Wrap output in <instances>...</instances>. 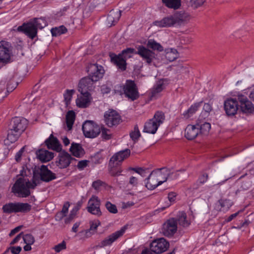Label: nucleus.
<instances>
[{
  "instance_id": "nucleus-1",
  "label": "nucleus",
  "mask_w": 254,
  "mask_h": 254,
  "mask_svg": "<svg viewBox=\"0 0 254 254\" xmlns=\"http://www.w3.org/2000/svg\"><path fill=\"white\" fill-rule=\"evenodd\" d=\"M31 174V170L26 167H24L21 171L20 175L15 181L12 187V192L17 196L20 197H26L30 195L31 190H34L37 185L36 183L32 180V181L27 178Z\"/></svg>"
},
{
  "instance_id": "nucleus-2",
  "label": "nucleus",
  "mask_w": 254,
  "mask_h": 254,
  "mask_svg": "<svg viewBox=\"0 0 254 254\" xmlns=\"http://www.w3.org/2000/svg\"><path fill=\"white\" fill-rule=\"evenodd\" d=\"M176 173H172L166 168H161L153 171L145 180V186L153 190L165 182L168 179H174Z\"/></svg>"
},
{
  "instance_id": "nucleus-3",
  "label": "nucleus",
  "mask_w": 254,
  "mask_h": 254,
  "mask_svg": "<svg viewBox=\"0 0 254 254\" xmlns=\"http://www.w3.org/2000/svg\"><path fill=\"white\" fill-rule=\"evenodd\" d=\"M47 25V22L44 18H35L17 28L18 31L25 33L29 38L33 39L37 33V29H42Z\"/></svg>"
},
{
  "instance_id": "nucleus-4",
  "label": "nucleus",
  "mask_w": 254,
  "mask_h": 254,
  "mask_svg": "<svg viewBox=\"0 0 254 254\" xmlns=\"http://www.w3.org/2000/svg\"><path fill=\"white\" fill-rule=\"evenodd\" d=\"M134 50L132 48H127L123 50L121 54L118 55L111 54L110 55L111 62L115 64L118 68L122 70H125L126 68V60L131 57Z\"/></svg>"
},
{
  "instance_id": "nucleus-5",
  "label": "nucleus",
  "mask_w": 254,
  "mask_h": 254,
  "mask_svg": "<svg viewBox=\"0 0 254 254\" xmlns=\"http://www.w3.org/2000/svg\"><path fill=\"white\" fill-rule=\"evenodd\" d=\"M115 91L121 94L124 93L126 96L131 100H134L138 97V92L134 82L130 80H127L125 85L123 86L117 85Z\"/></svg>"
},
{
  "instance_id": "nucleus-6",
  "label": "nucleus",
  "mask_w": 254,
  "mask_h": 254,
  "mask_svg": "<svg viewBox=\"0 0 254 254\" xmlns=\"http://www.w3.org/2000/svg\"><path fill=\"white\" fill-rule=\"evenodd\" d=\"M164 119V114L161 112H157L153 118L145 123L143 131L150 134L155 133Z\"/></svg>"
},
{
  "instance_id": "nucleus-7",
  "label": "nucleus",
  "mask_w": 254,
  "mask_h": 254,
  "mask_svg": "<svg viewBox=\"0 0 254 254\" xmlns=\"http://www.w3.org/2000/svg\"><path fill=\"white\" fill-rule=\"evenodd\" d=\"M55 178V174L44 165H42L39 169L33 171L32 179L37 186L39 185L41 181L48 182Z\"/></svg>"
},
{
  "instance_id": "nucleus-8",
  "label": "nucleus",
  "mask_w": 254,
  "mask_h": 254,
  "mask_svg": "<svg viewBox=\"0 0 254 254\" xmlns=\"http://www.w3.org/2000/svg\"><path fill=\"white\" fill-rule=\"evenodd\" d=\"M31 209V205L29 203L19 202L7 203L2 207L3 211L6 213H27Z\"/></svg>"
},
{
  "instance_id": "nucleus-9",
  "label": "nucleus",
  "mask_w": 254,
  "mask_h": 254,
  "mask_svg": "<svg viewBox=\"0 0 254 254\" xmlns=\"http://www.w3.org/2000/svg\"><path fill=\"white\" fill-rule=\"evenodd\" d=\"M82 130L84 135L88 138H95L101 132V128L94 122L86 121L82 125Z\"/></svg>"
},
{
  "instance_id": "nucleus-10",
  "label": "nucleus",
  "mask_w": 254,
  "mask_h": 254,
  "mask_svg": "<svg viewBox=\"0 0 254 254\" xmlns=\"http://www.w3.org/2000/svg\"><path fill=\"white\" fill-rule=\"evenodd\" d=\"M89 77L92 81H97L102 78L105 71L103 67L97 64H90L87 69Z\"/></svg>"
},
{
  "instance_id": "nucleus-11",
  "label": "nucleus",
  "mask_w": 254,
  "mask_h": 254,
  "mask_svg": "<svg viewBox=\"0 0 254 254\" xmlns=\"http://www.w3.org/2000/svg\"><path fill=\"white\" fill-rule=\"evenodd\" d=\"M127 229V226H124L121 228L119 230L109 235L100 242V247H104L111 246L114 242L119 238L121 237L125 234Z\"/></svg>"
},
{
  "instance_id": "nucleus-12",
  "label": "nucleus",
  "mask_w": 254,
  "mask_h": 254,
  "mask_svg": "<svg viewBox=\"0 0 254 254\" xmlns=\"http://www.w3.org/2000/svg\"><path fill=\"white\" fill-rule=\"evenodd\" d=\"M121 120L119 114L115 110H109L104 114V121L108 127H113L118 125Z\"/></svg>"
},
{
  "instance_id": "nucleus-13",
  "label": "nucleus",
  "mask_w": 254,
  "mask_h": 254,
  "mask_svg": "<svg viewBox=\"0 0 254 254\" xmlns=\"http://www.w3.org/2000/svg\"><path fill=\"white\" fill-rule=\"evenodd\" d=\"M224 109L227 116H233L235 115L238 110L237 99L231 97L226 99L224 102Z\"/></svg>"
},
{
  "instance_id": "nucleus-14",
  "label": "nucleus",
  "mask_w": 254,
  "mask_h": 254,
  "mask_svg": "<svg viewBox=\"0 0 254 254\" xmlns=\"http://www.w3.org/2000/svg\"><path fill=\"white\" fill-rule=\"evenodd\" d=\"M169 247V243L164 238L156 239L150 244V249L156 254L164 252Z\"/></svg>"
},
{
  "instance_id": "nucleus-15",
  "label": "nucleus",
  "mask_w": 254,
  "mask_h": 254,
  "mask_svg": "<svg viewBox=\"0 0 254 254\" xmlns=\"http://www.w3.org/2000/svg\"><path fill=\"white\" fill-rule=\"evenodd\" d=\"M87 209L89 212L92 214L97 216H101L102 214L100 210V200L96 195H92L89 199Z\"/></svg>"
},
{
  "instance_id": "nucleus-16",
  "label": "nucleus",
  "mask_w": 254,
  "mask_h": 254,
  "mask_svg": "<svg viewBox=\"0 0 254 254\" xmlns=\"http://www.w3.org/2000/svg\"><path fill=\"white\" fill-rule=\"evenodd\" d=\"M238 100L240 103V108L242 111L246 114L254 113V106L247 99V97L242 94H238Z\"/></svg>"
},
{
  "instance_id": "nucleus-17",
  "label": "nucleus",
  "mask_w": 254,
  "mask_h": 254,
  "mask_svg": "<svg viewBox=\"0 0 254 254\" xmlns=\"http://www.w3.org/2000/svg\"><path fill=\"white\" fill-rule=\"evenodd\" d=\"M168 84V81L165 79L157 81L151 90V96L152 98L160 97L161 93L166 88Z\"/></svg>"
},
{
  "instance_id": "nucleus-18",
  "label": "nucleus",
  "mask_w": 254,
  "mask_h": 254,
  "mask_svg": "<svg viewBox=\"0 0 254 254\" xmlns=\"http://www.w3.org/2000/svg\"><path fill=\"white\" fill-rule=\"evenodd\" d=\"M12 122V127L10 129L19 135L25 130L28 125V121L26 119L19 117L13 118Z\"/></svg>"
},
{
  "instance_id": "nucleus-19",
  "label": "nucleus",
  "mask_w": 254,
  "mask_h": 254,
  "mask_svg": "<svg viewBox=\"0 0 254 254\" xmlns=\"http://www.w3.org/2000/svg\"><path fill=\"white\" fill-rule=\"evenodd\" d=\"M81 94L78 96L76 99V106L80 108H85L88 107L92 101V97L88 92H80Z\"/></svg>"
},
{
  "instance_id": "nucleus-20",
  "label": "nucleus",
  "mask_w": 254,
  "mask_h": 254,
  "mask_svg": "<svg viewBox=\"0 0 254 254\" xmlns=\"http://www.w3.org/2000/svg\"><path fill=\"white\" fill-rule=\"evenodd\" d=\"M177 222L174 219H171L166 222L162 228V232L165 236H173L177 231Z\"/></svg>"
},
{
  "instance_id": "nucleus-21",
  "label": "nucleus",
  "mask_w": 254,
  "mask_h": 254,
  "mask_svg": "<svg viewBox=\"0 0 254 254\" xmlns=\"http://www.w3.org/2000/svg\"><path fill=\"white\" fill-rule=\"evenodd\" d=\"M72 157L66 152L60 151L56 162L57 166L61 168H65L69 166L71 162Z\"/></svg>"
},
{
  "instance_id": "nucleus-22",
  "label": "nucleus",
  "mask_w": 254,
  "mask_h": 254,
  "mask_svg": "<svg viewBox=\"0 0 254 254\" xmlns=\"http://www.w3.org/2000/svg\"><path fill=\"white\" fill-rule=\"evenodd\" d=\"M153 25L160 28L177 26L173 14L165 16L161 20L155 21Z\"/></svg>"
},
{
  "instance_id": "nucleus-23",
  "label": "nucleus",
  "mask_w": 254,
  "mask_h": 254,
  "mask_svg": "<svg viewBox=\"0 0 254 254\" xmlns=\"http://www.w3.org/2000/svg\"><path fill=\"white\" fill-rule=\"evenodd\" d=\"M11 46L9 43L5 41L0 42V61L6 62L10 59Z\"/></svg>"
},
{
  "instance_id": "nucleus-24",
  "label": "nucleus",
  "mask_w": 254,
  "mask_h": 254,
  "mask_svg": "<svg viewBox=\"0 0 254 254\" xmlns=\"http://www.w3.org/2000/svg\"><path fill=\"white\" fill-rule=\"evenodd\" d=\"M130 154L129 149H125L115 154L110 159V162L118 165L125 159L129 157Z\"/></svg>"
},
{
  "instance_id": "nucleus-25",
  "label": "nucleus",
  "mask_w": 254,
  "mask_h": 254,
  "mask_svg": "<svg viewBox=\"0 0 254 254\" xmlns=\"http://www.w3.org/2000/svg\"><path fill=\"white\" fill-rule=\"evenodd\" d=\"M137 53L148 63H151L155 57V55L154 52L143 46H139L138 47Z\"/></svg>"
},
{
  "instance_id": "nucleus-26",
  "label": "nucleus",
  "mask_w": 254,
  "mask_h": 254,
  "mask_svg": "<svg viewBox=\"0 0 254 254\" xmlns=\"http://www.w3.org/2000/svg\"><path fill=\"white\" fill-rule=\"evenodd\" d=\"M173 15L177 26H181L190 19V14L184 11L176 12Z\"/></svg>"
},
{
  "instance_id": "nucleus-27",
  "label": "nucleus",
  "mask_w": 254,
  "mask_h": 254,
  "mask_svg": "<svg viewBox=\"0 0 254 254\" xmlns=\"http://www.w3.org/2000/svg\"><path fill=\"white\" fill-rule=\"evenodd\" d=\"M45 143L49 149H51L57 152H60L62 150L61 144L53 134H51L49 137L45 140Z\"/></svg>"
},
{
  "instance_id": "nucleus-28",
  "label": "nucleus",
  "mask_w": 254,
  "mask_h": 254,
  "mask_svg": "<svg viewBox=\"0 0 254 254\" xmlns=\"http://www.w3.org/2000/svg\"><path fill=\"white\" fill-rule=\"evenodd\" d=\"M199 135L198 128L197 124L195 125H189L186 128L185 136L190 140L195 138Z\"/></svg>"
},
{
  "instance_id": "nucleus-29",
  "label": "nucleus",
  "mask_w": 254,
  "mask_h": 254,
  "mask_svg": "<svg viewBox=\"0 0 254 254\" xmlns=\"http://www.w3.org/2000/svg\"><path fill=\"white\" fill-rule=\"evenodd\" d=\"M36 153L37 158L43 162H48L54 157L53 153L45 149H39Z\"/></svg>"
},
{
  "instance_id": "nucleus-30",
  "label": "nucleus",
  "mask_w": 254,
  "mask_h": 254,
  "mask_svg": "<svg viewBox=\"0 0 254 254\" xmlns=\"http://www.w3.org/2000/svg\"><path fill=\"white\" fill-rule=\"evenodd\" d=\"M22 243L25 244L23 249L25 251H29L31 250V245L35 242L33 236L31 234L24 235L22 233Z\"/></svg>"
},
{
  "instance_id": "nucleus-31",
  "label": "nucleus",
  "mask_w": 254,
  "mask_h": 254,
  "mask_svg": "<svg viewBox=\"0 0 254 254\" xmlns=\"http://www.w3.org/2000/svg\"><path fill=\"white\" fill-rule=\"evenodd\" d=\"M93 82L89 77L82 78L78 84V91L79 92H88L87 90L89 89L91 87Z\"/></svg>"
},
{
  "instance_id": "nucleus-32",
  "label": "nucleus",
  "mask_w": 254,
  "mask_h": 254,
  "mask_svg": "<svg viewBox=\"0 0 254 254\" xmlns=\"http://www.w3.org/2000/svg\"><path fill=\"white\" fill-rule=\"evenodd\" d=\"M19 136L20 135L18 133L10 129L8 131L6 138L4 140V145L8 147L16 142Z\"/></svg>"
},
{
  "instance_id": "nucleus-33",
  "label": "nucleus",
  "mask_w": 254,
  "mask_h": 254,
  "mask_svg": "<svg viewBox=\"0 0 254 254\" xmlns=\"http://www.w3.org/2000/svg\"><path fill=\"white\" fill-rule=\"evenodd\" d=\"M121 15L120 11H111L108 15L106 21V25L111 27L119 20Z\"/></svg>"
},
{
  "instance_id": "nucleus-34",
  "label": "nucleus",
  "mask_w": 254,
  "mask_h": 254,
  "mask_svg": "<svg viewBox=\"0 0 254 254\" xmlns=\"http://www.w3.org/2000/svg\"><path fill=\"white\" fill-rule=\"evenodd\" d=\"M232 203L230 200L221 199L215 204V208L219 211H226L232 206Z\"/></svg>"
},
{
  "instance_id": "nucleus-35",
  "label": "nucleus",
  "mask_w": 254,
  "mask_h": 254,
  "mask_svg": "<svg viewBox=\"0 0 254 254\" xmlns=\"http://www.w3.org/2000/svg\"><path fill=\"white\" fill-rule=\"evenodd\" d=\"M70 151L73 156L76 157H81L84 154V149L81 145L78 143H72L70 148Z\"/></svg>"
},
{
  "instance_id": "nucleus-36",
  "label": "nucleus",
  "mask_w": 254,
  "mask_h": 254,
  "mask_svg": "<svg viewBox=\"0 0 254 254\" xmlns=\"http://www.w3.org/2000/svg\"><path fill=\"white\" fill-rule=\"evenodd\" d=\"M162 3L168 8L179 9L182 6L181 0H162Z\"/></svg>"
},
{
  "instance_id": "nucleus-37",
  "label": "nucleus",
  "mask_w": 254,
  "mask_h": 254,
  "mask_svg": "<svg viewBox=\"0 0 254 254\" xmlns=\"http://www.w3.org/2000/svg\"><path fill=\"white\" fill-rule=\"evenodd\" d=\"M197 128H198L199 135L203 136L207 135L211 129V125L207 122L200 123L197 124Z\"/></svg>"
},
{
  "instance_id": "nucleus-38",
  "label": "nucleus",
  "mask_w": 254,
  "mask_h": 254,
  "mask_svg": "<svg viewBox=\"0 0 254 254\" xmlns=\"http://www.w3.org/2000/svg\"><path fill=\"white\" fill-rule=\"evenodd\" d=\"M179 224L183 227H187L190 224V219L187 217L184 212H180L178 215Z\"/></svg>"
},
{
  "instance_id": "nucleus-39",
  "label": "nucleus",
  "mask_w": 254,
  "mask_h": 254,
  "mask_svg": "<svg viewBox=\"0 0 254 254\" xmlns=\"http://www.w3.org/2000/svg\"><path fill=\"white\" fill-rule=\"evenodd\" d=\"M75 118V114L73 111H69L66 115V125L67 130L71 129Z\"/></svg>"
},
{
  "instance_id": "nucleus-40",
  "label": "nucleus",
  "mask_w": 254,
  "mask_h": 254,
  "mask_svg": "<svg viewBox=\"0 0 254 254\" xmlns=\"http://www.w3.org/2000/svg\"><path fill=\"white\" fill-rule=\"evenodd\" d=\"M165 57L170 62L176 60L179 56V54L176 49L174 48H168L165 50Z\"/></svg>"
},
{
  "instance_id": "nucleus-41",
  "label": "nucleus",
  "mask_w": 254,
  "mask_h": 254,
  "mask_svg": "<svg viewBox=\"0 0 254 254\" xmlns=\"http://www.w3.org/2000/svg\"><path fill=\"white\" fill-rule=\"evenodd\" d=\"M202 102L196 103L191 106V107L183 113L184 117L186 118L190 117L200 107Z\"/></svg>"
},
{
  "instance_id": "nucleus-42",
  "label": "nucleus",
  "mask_w": 254,
  "mask_h": 254,
  "mask_svg": "<svg viewBox=\"0 0 254 254\" xmlns=\"http://www.w3.org/2000/svg\"><path fill=\"white\" fill-rule=\"evenodd\" d=\"M147 46L148 48L154 50H157L159 52L163 51V47L154 40L150 39L148 41Z\"/></svg>"
},
{
  "instance_id": "nucleus-43",
  "label": "nucleus",
  "mask_w": 254,
  "mask_h": 254,
  "mask_svg": "<svg viewBox=\"0 0 254 254\" xmlns=\"http://www.w3.org/2000/svg\"><path fill=\"white\" fill-rule=\"evenodd\" d=\"M75 91L73 89L66 90L64 94V102L66 106H68L71 102L72 96Z\"/></svg>"
},
{
  "instance_id": "nucleus-44",
  "label": "nucleus",
  "mask_w": 254,
  "mask_h": 254,
  "mask_svg": "<svg viewBox=\"0 0 254 254\" xmlns=\"http://www.w3.org/2000/svg\"><path fill=\"white\" fill-rule=\"evenodd\" d=\"M81 204H82V203L81 202H78L77 203L76 205L70 211L69 216L65 219V223L70 222L74 218V217L76 215L77 211H78L80 207H81Z\"/></svg>"
},
{
  "instance_id": "nucleus-45",
  "label": "nucleus",
  "mask_w": 254,
  "mask_h": 254,
  "mask_svg": "<svg viewBox=\"0 0 254 254\" xmlns=\"http://www.w3.org/2000/svg\"><path fill=\"white\" fill-rule=\"evenodd\" d=\"M211 110L212 106L210 104H204L203 107V110L201 113V117L204 119L207 118Z\"/></svg>"
},
{
  "instance_id": "nucleus-46",
  "label": "nucleus",
  "mask_w": 254,
  "mask_h": 254,
  "mask_svg": "<svg viewBox=\"0 0 254 254\" xmlns=\"http://www.w3.org/2000/svg\"><path fill=\"white\" fill-rule=\"evenodd\" d=\"M101 136L103 139L109 140L112 137V133L111 131L105 127H102L101 129Z\"/></svg>"
},
{
  "instance_id": "nucleus-47",
  "label": "nucleus",
  "mask_w": 254,
  "mask_h": 254,
  "mask_svg": "<svg viewBox=\"0 0 254 254\" xmlns=\"http://www.w3.org/2000/svg\"><path fill=\"white\" fill-rule=\"evenodd\" d=\"M66 28L64 26H61L59 27L53 28L51 30V33L53 36H58L64 34L66 32Z\"/></svg>"
},
{
  "instance_id": "nucleus-48",
  "label": "nucleus",
  "mask_w": 254,
  "mask_h": 254,
  "mask_svg": "<svg viewBox=\"0 0 254 254\" xmlns=\"http://www.w3.org/2000/svg\"><path fill=\"white\" fill-rule=\"evenodd\" d=\"M205 2V0H190V5L193 9L200 7Z\"/></svg>"
},
{
  "instance_id": "nucleus-49",
  "label": "nucleus",
  "mask_w": 254,
  "mask_h": 254,
  "mask_svg": "<svg viewBox=\"0 0 254 254\" xmlns=\"http://www.w3.org/2000/svg\"><path fill=\"white\" fill-rule=\"evenodd\" d=\"M136 173L140 175L142 177H145L149 173V171L147 168H138L132 169Z\"/></svg>"
},
{
  "instance_id": "nucleus-50",
  "label": "nucleus",
  "mask_w": 254,
  "mask_h": 254,
  "mask_svg": "<svg viewBox=\"0 0 254 254\" xmlns=\"http://www.w3.org/2000/svg\"><path fill=\"white\" fill-rule=\"evenodd\" d=\"M90 224V228L89 229L92 232H95L98 227L100 225L101 223L99 220L95 219L93 220H91L89 222Z\"/></svg>"
},
{
  "instance_id": "nucleus-51",
  "label": "nucleus",
  "mask_w": 254,
  "mask_h": 254,
  "mask_svg": "<svg viewBox=\"0 0 254 254\" xmlns=\"http://www.w3.org/2000/svg\"><path fill=\"white\" fill-rule=\"evenodd\" d=\"M107 209L112 213H117L118 212V209L116 206L115 204L111 203L110 202L108 201L105 204Z\"/></svg>"
},
{
  "instance_id": "nucleus-52",
  "label": "nucleus",
  "mask_w": 254,
  "mask_h": 254,
  "mask_svg": "<svg viewBox=\"0 0 254 254\" xmlns=\"http://www.w3.org/2000/svg\"><path fill=\"white\" fill-rule=\"evenodd\" d=\"M66 243L65 241H63L61 243L56 245L53 249L55 251L56 253H60L62 251L65 250L66 247Z\"/></svg>"
},
{
  "instance_id": "nucleus-53",
  "label": "nucleus",
  "mask_w": 254,
  "mask_h": 254,
  "mask_svg": "<svg viewBox=\"0 0 254 254\" xmlns=\"http://www.w3.org/2000/svg\"><path fill=\"white\" fill-rule=\"evenodd\" d=\"M140 132L137 127H134L133 131L130 133V136L133 140L137 139L140 136Z\"/></svg>"
},
{
  "instance_id": "nucleus-54",
  "label": "nucleus",
  "mask_w": 254,
  "mask_h": 254,
  "mask_svg": "<svg viewBox=\"0 0 254 254\" xmlns=\"http://www.w3.org/2000/svg\"><path fill=\"white\" fill-rule=\"evenodd\" d=\"M93 234L90 229L82 231L80 232L79 235L81 236V239H84L91 237Z\"/></svg>"
},
{
  "instance_id": "nucleus-55",
  "label": "nucleus",
  "mask_w": 254,
  "mask_h": 254,
  "mask_svg": "<svg viewBox=\"0 0 254 254\" xmlns=\"http://www.w3.org/2000/svg\"><path fill=\"white\" fill-rule=\"evenodd\" d=\"M140 183L139 180L135 176H131L129 180V184L133 187H136Z\"/></svg>"
},
{
  "instance_id": "nucleus-56",
  "label": "nucleus",
  "mask_w": 254,
  "mask_h": 254,
  "mask_svg": "<svg viewBox=\"0 0 254 254\" xmlns=\"http://www.w3.org/2000/svg\"><path fill=\"white\" fill-rule=\"evenodd\" d=\"M21 247L20 246L10 247L7 252L10 251L12 254H19L21 251Z\"/></svg>"
},
{
  "instance_id": "nucleus-57",
  "label": "nucleus",
  "mask_w": 254,
  "mask_h": 254,
  "mask_svg": "<svg viewBox=\"0 0 254 254\" xmlns=\"http://www.w3.org/2000/svg\"><path fill=\"white\" fill-rule=\"evenodd\" d=\"M70 206L68 202H66L63 206L62 211L59 213V215H61L62 217H64L68 212V208Z\"/></svg>"
},
{
  "instance_id": "nucleus-58",
  "label": "nucleus",
  "mask_w": 254,
  "mask_h": 254,
  "mask_svg": "<svg viewBox=\"0 0 254 254\" xmlns=\"http://www.w3.org/2000/svg\"><path fill=\"white\" fill-rule=\"evenodd\" d=\"M19 242L20 244L22 243V233H20L11 242L10 245H14L15 244H17Z\"/></svg>"
},
{
  "instance_id": "nucleus-59",
  "label": "nucleus",
  "mask_w": 254,
  "mask_h": 254,
  "mask_svg": "<svg viewBox=\"0 0 254 254\" xmlns=\"http://www.w3.org/2000/svg\"><path fill=\"white\" fill-rule=\"evenodd\" d=\"M103 185V184L101 181H96L93 183L92 187L96 190H99L101 189V188L102 187Z\"/></svg>"
},
{
  "instance_id": "nucleus-60",
  "label": "nucleus",
  "mask_w": 254,
  "mask_h": 254,
  "mask_svg": "<svg viewBox=\"0 0 254 254\" xmlns=\"http://www.w3.org/2000/svg\"><path fill=\"white\" fill-rule=\"evenodd\" d=\"M25 147H23L20 149V150L16 154L15 156V159L17 162H19L21 160V157L22 156V153L24 151Z\"/></svg>"
},
{
  "instance_id": "nucleus-61",
  "label": "nucleus",
  "mask_w": 254,
  "mask_h": 254,
  "mask_svg": "<svg viewBox=\"0 0 254 254\" xmlns=\"http://www.w3.org/2000/svg\"><path fill=\"white\" fill-rule=\"evenodd\" d=\"M101 91L102 94H108L111 91V87L107 85H103L101 87Z\"/></svg>"
},
{
  "instance_id": "nucleus-62",
  "label": "nucleus",
  "mask_w": 254,
  "mask_h": 254,
  "mask_svg": "<svg viewBox=\"0 0 254 254\" xmlns=\"http://www.w3.org/2000/svg\"><path fill=\"white\" fill-rule=\"evenodd\" d=\"M207 175L203 174L199 178L198 181L200 184H204L207 181Z\"/></svg>"
},
{
  "instance_id": "nucleus-63",
  "label": "nucleus",
  "mask_w": 254,
  "mask_h": 254,
  "mask_svg": "<svg viewBox=\"0 0 254 254\" xmlns=\"http://www.w3.org/2000/svg\"><path fill=\"white\" fill-rule=\"evenodd\" d=\"M87 165V161L82 160L78 162L77 167L80 169H82Z\"/></svg>"
},
{
  "instance_id": "nucleus-64",
  "label": "nucleus",
  "mask_w": 254,
  "mask_h": 254,
  "mask_svg": "<svg viewBox=\"0 0 254 254\" xmlns=\"http://www.w3.org/2000/svg\"><path fill=\"white\" fill-rule=\"evenodd\" d=\"M176 196V193L175 192H170L168 194V199L170 202H174L175 199V197Z\"/></svg>"
}]
</instances>
